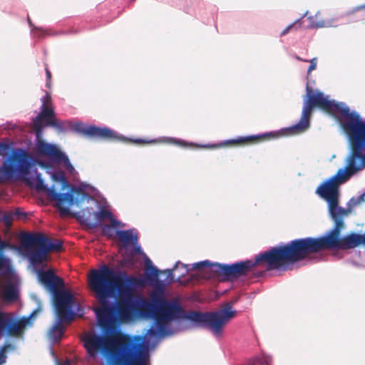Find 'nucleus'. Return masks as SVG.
<instances>
[{"label":"nucleus","instance_id":"f257e3e1","mask_svg":"<svg viewBox=\"0 0 365 365\" xmlns=\"http://www.w3.org/2000/svg\"><path fill=\"white\" fill-rule=\"evenodd\" d=\"M304 101L299 121L287 128L290 134L305 131L310 125L312 110L318 108L329 114L341 115L340 125L346 135L351 152L346 159L345 169H339L336 174L317 187L316 192L328 202L329 212L335 225L331 230L318 237H304L292 240L289 243L274 247L268 251L272 270L288 271L293 265L326 250H347L365 245V234L351 232L342 237L341 231L344 227V217L351 212L349 209L339 206V185L365 168V120L356 112H350L343 103L329 100L321 91L315 93L306 89Z\"/></svg>","mask_w":365,"mask_h":365},{"label":"nucleus","instance_id":"f03ea898","mask_svg":"<svg viewBox=\"0 0 365 365\" xmlns=\"http://www.w3.org/2000/svg\"><path fill=\"white\" fill-rule=\"evenodd\" d=\"M143 284L142 279L125 272L117 273L106 264L91 269L88 285L100 304L94 308L99 326L106 329L116 319L121 322L131 319L139 310L133 301L135 289Z\"/></svg>","mask_w":365,"mask_h":365},{"label":"nucleus","instance_id":"7ed1b4c3","mask_svg":"<svg viewBox=\"0 0 365 365\" xmlns=\"http://www.w3.org/2000/svg\"><path fill=\"white\" fill-rule=\"evenodd\" d=\"M235 301L226 303L215 312H201L190 311L185 312L178 299L169 301L163 297V289L152 294V302L144 306L146 316L155 321L156 329L151 327L149 333L155 335L163 334L173 320L186 319L196 322L202 328L210 330L215 336H221L225 326L234 317L237 312L232 309Z\"/></svg>","mask_w":365,"mask_h":365},{"label":"nucleus","instance_id":"20e7f679","mask_svg":"<svg viewBox=\"0 0 365 365\" xmlns=\"http://www.w3.org/2000/svg\"><path fill=\"white\" fill-rule=\"evenodd\" d=\"M83 346L90 357L103 354L110 365H147L141 352L142 344L130 335L119 334L112 337L95 332L81 336Z\"/></svg>","mask_w":365,"mask_h":365},{"label":"nucleus","instance_id":"39448f33","mask_svg":"<svg viewBox=\"0 0 365 365\" xmlns=\"http://www.w3.org/2000/svg\"><path fill=\"white\" fill-rule=\"evenodd\" d=\"M261 264L264 265L267 271L272 270L268 251L257 255L254 260L247 259L232 264L211 263L208 260H205L192 264L190 269L200 272L205 279H217L221 282H234L240 277L254 273L255 269Z\"/></svg>","mask_w":365,"mask_h":365},{"label":"nucleus","instance_id":"423d86ee","mask_svg":"<svg viewBox=\"0 0 365 365\" xmlns=\"http://www.w3.org/2000/svg\"><path fill=\"white\" fill-rule=\"evenodd\" d=\"M21 241L28 250L30 262L34 266H40L47 261L48 254L58 252L63 249L61 240L48 237L40 232L26 233L22 236Z\"/></svg>","mask_w":365,"mask_h":365},{"label":"nucleus","instance_id":"0eeeda50","mask_svg":"<svg viewBox=\"0 0 365 365\" xmlns=\"http://www.w3.org/2000/svg\"><path fill=\"white\" fill-rule=\"evenodd\" d=\"M31 153L22 148L12 150L11 155L0 167V182L27 176L32 166Z\"/></svg>","mask_w":365,"mask_h":365},{"label":"nucleus","instance_id":"6e6552de","mask_svg":"<svg viewBox=\"0 0 365 365\" xmlns=\"http://www.w3.org/2000/svg\"><path fill=\"white\" fill-rule=\"evenodd\" d=\"M35 187L38 191L46 192L48 197L53 201L56 202V207L59 210L61 215H70V209L67 207L63 206V204L67 202L69 205H72L73 203L78 204V201L76 200L73 197V193L77 195L82 194L83 199L85 197V194L82 192L80 188L73 187L71 189L72 192L59 193L58 192L54 187L48 188L44 184V180L41 177V174L37 173L35 177Z\"/></svg>","mask_w":365,"mask_h":365},{"label":"nucleus","instance_id":"1a4fd4ad","mask_svg":"<svg viewBox=\"0 0 365 365\" xmlns=\"http://www.w3.org/2000/svg\"><path fill=\"white\" fill-rule=\"evenodd\" d=\"M41 101L42 105L41 111L33 120L32 123V127L35 132V135L38 138L43 135V121H45L46 126L53 127L58 130L63 129V124L60 123L55 116L51 96L48 92H46V94L41 99Z\"/></svg>","mask_w":365,"mask_h":365},{"label":"nucleus","instance_id":"9d476101","mask_svg":"<svg viewBox=\"0 0 365 365\" xmlns=\"http://www.w3.org/2000/svg\"><path fill=\"white\" fill-rule=\"evenodd\" d=\"M53 306L58 319L71 322L75 317L73 309L77 305L71 292L64 288L53 294Z\"/></svg>","mask_w":365,"mask_h":365},{"label":"nucleus","instance_id":"9b49d317","mask_svg":"<svg viewBox=\"0 0 365 365\" xmlns=\"http://www.w3.org/2000/svg\"><path fill=\"white\" fill-rule=\"evenodd\" d=\"M31 324V316L17 318L0 310V336L23 337L26 326Z\"/></svg>","mask_w":365,"mask_h":365},{"label":"nucleus","instance_id":"f8f14e48","mask_svg":"<svg viewBox=\"0 0 365 365\" xmlns=\"http://www.w3.org/2000/svg\"><path fill=\"white\" fill-rule=\"evenodd\" d=\"M36 149L39 155L47 157L56 163L62 164L68 172L72 173L74 170L68 156L57 145L43 140L42 135L39 138L36 137Z\"/></svg>","mask_w":365,"mask_h":365},{"label":"nucleus","instance_id":"ddd939ff","mask_svg":"<svg viewBox=\"0 0 365 365\" xmlns=\"http://www.w3.org/2000/svg\"><path fill=\"white\" fill-rule=\"evenodd\" d=\"M76 130L81 133L85 136L93 139L103 140H122L128 141L124 137H119L116 133L108 128H99L96 125L85 126L83 124H78L75 128ZM135 143H144L145 140L138 139L131 140Z\"/></svg>","mask_w":365,"mask_h":365},{"label":"nucleus","instance_id":"4468645a","mask_svg":"<svg viewBox=\"0 0 365 365\" xmlns=\"http://www.w3.org/2000/svg\"><path fill=\"white\" fill-rule=\"evenodd\" d=\"M38 280L52 294L61 289L64 288V282L62 278L55 274L52 269L37 271Z\"/></svg>","mask_w":365,"mask_h":365},{"label":"nucleus","instance_id":"2eb2a0df","mask_svg":"<svg viewBox=\"0 0 365 365\" xmlns=\"http://www.w3.org/2000/svg\"><path fill=\"white\" fill-rule=\"evenodd\" d=\"M1 277L6 281L5 284L2 286L1 299L5 302H14L19 298L18 286L16 282L14 281V273L11 278L5 276Z\"/></svg>","mask_w":365,"mask_h":365},{"label":"nucleus","instance_id":"dca6fc26","mask_svg":"<svg viewBox=\"0 0 365 365\" xmlns=\"http://www.w3.org/2000/svg\"><path fill=\"white\" fill-rule=\"evenodd\" d=\"M279 135L276 133H266L260 135H249L246 137H240L237 139L226 141L225 144L229 145H247L255 144L259 142L277 138Z\"/></svg>","mask_w":365,"mask_h":365},{"label":"nucleus","instance_id":"f3484780","mask_svg":"<svg viewBox=\"0 0 365 365\" xmlns=\"http://www.w3.org/2000/svg\"><path fill=\"white\" fill-rule=\"evenodd\" d=\"M174 271H175L174 267L173 269H168L164 271H160L155 267L151 266L149 270L146 272V277L150 284H155L158 286L163 287L164 284L158 278L159 274L160 272L166 273L167 277L165 281L168 284H170L174 282Z\"/></svg>","mask_w":365,"mask_h":365},{"label":"nucleus","instance_id":"a211bd4d","mask_svg":"<svg viewBox=\"0 0 365 365\" xmlns=\"http://www.w3.org/2000/svg\"><path fill=\"white\" fill-rule=\"evenodd\" d=\"M9 246V242L0 240V274L11 278L14 274L11 261L4 254V250Z\"/></svg>","mask_w":365,"mask_h":365},{"label":"nucleus","instance_id":"6ab92c4d","mask_svg":"<svg viewBox=\"0 0 365 365\" xmlns=\"http://www.w3.org/2000/svg\"><path fill=\"white\" fill-rule=\"evenodd\" d=\"M365 4L359 5L344 14L348 23H357L365 21Z\"/></svg>","mask_w":365,"mask_h":365},{"label":"nucleus","instance_id":"aec40b11","mask_svg":"<svg viewBox=\"0 0 365 365\" xmlns=\"http://www.w3.org/2000/svg\"><path fill=\"white\" fill-rule=\"evenodd\" d=\"M112 212L105 208H101L98 212H94L96 221L91 222L86 220V224L90 228H96L102 225L101 222L106 219L109 220L112 217Z\"/></svg>","mask_w":365,"mask_h":365},{"label":"nucleus","instance_id":"412c9836","mask_svg":"<svg viewBox=\"0 0 365 365\" xmlns=\"http://www.w3.org/2000/svg\"><path fill=\"white\" fill-rule=\"evenodd\" d=\"M63 323L68 324L69 322H67V321H61L60 319L57 318L56 322L48 331V336L51 339L54 341H57L61 339V336L64 332V327L63 325Z\"/></svg>","mask_w":365,"mask_h":365},{"label":"nucleus","instance_id":"4be33fe9","mask_svg":"<svg viewBox=\"0 0 365 365\" xmlns=\"http://www.w3.org/2000/svg\"><path fill=\"white\" fill-rule=\"evenodd\" d=\"M118 238L125 246H128L130 244L136 245L138 243L137 235H133V231L130 230H118L116 232Z\"/></svg>","mask_w":365,"mask_h":365},{"label":"nucleus","instance_id":"5701e85b","mask_svg":"<svg viewBox=\"0 0 365 365\" xmlns=\"http://www.w3.org/2000/svg\"><path fill=\"white\" fill-rule=\"evenodd\" d=\"M190 265L185 264L180 262H177L174 266V269L176 272H178V281H180V279L188 274V272L191 270L189 267Z\"/></svg>","mask_w":365,"mask_h":365},{"label":"nucleus","instance_id":"b1692460","mask_svg":"<svg viewBox=\"0 0 365 365\" xmlns=\"http://www.w3.org/2000/svg\"><path fill=\"white\" fill-rule=\"evenodd\" d=\"M271 359L269 356H262L260 358H255L247 361L245 365H269Z\"/></svg>","mask_w":365,"mask_h":365},{"label":"nucleus","instance_id":"393cba45","mask_svg":"<svg viewBox=\"0 0 365 365\" xmlns=\"http://www.w3.org/2000/svg\"><path fill=\"white\" fill-rule=\"evenodd\" d=\"M52 178L54 181L59 182L62 185L63 188L68 186V182L63 171L53 173Z\"/></svg>","mask_w":365,"mask_h":365},{"label":"nucleus","instance_id":"a878e982","mask_svg":"<svg viewBox=\"0 0 365 365\" xmlns=\"http://www.w3.org/2000/svg\"><path fill=\"white\" fill-rule=\"evenodd\" d=\"M316 16H309L307 19L309 21V24L307 26V28H322L324 26V23L322 21H316Z\"/></svg>","mask_w":365,"mask_h":365},{"label":"nucleus","instance_id":"bb28decb","mask_svg":"<svg viewBox=\"0 0 365 365\" xmlns=\"http://www.w3.org/2000/svg\"><path fill=\"white\" fill-rule=\"evenodd\" d=\"M11 145L9 143L1 142L0 143V156H5L8 155L11 150Z\"/></svg>","mask_w":365,"mask_h":365},{"label":"nucleus","instance_id":"cd10ccee","mask_svg":"<svg viewBox=\"0 0 365 365\" xmlns=\"http://www.w3.org/2000/svg\"><path fill=\"white\" fill-rule=\"evenodd\" d=\"M301 20L295 21L294 23L291 24L290 25L287 26L282 32L280 36H284L287 34L292 29L297 28V26H301L302 25Z\"/></svg>","mask_w":365,"mask_h":365},{"label":"nucleus","instance_id":"c85d7f7f","mask_svg":"<svg viewBox=\"0 0 365 365\" xmlns=\"http://www.w3.org/2000/svg\"><path fill=\"white\" fill-rule=\"evenodd\" d=\"M2 220L6 227H10L12 225L14 217L10 211L4 214Z\"/></svg>","mask_w":365,"mask_h":365},{"label":"nucleus","instance_id":"c756f323","mask_svg":"<svg viewBox=\"0 0 365 365\" xmlns=\"http://www.w3.org/2000/svg\"><path fill=\"white\" fill-rule=\"evenodd\" d=\"M11 215H13L14 219L19 220L22 217H26L27 214L22 212L19 208H16L14 210H11Z\"/></svg>","mask_w":365,"mask_h":365},{"label":"nucleus","instance_id":"7c9ffc66","mask_svg":"<svg viewBox=\"0 0 365 365\" xmlns=\"http://www.w3.org/2000/svg\"><path fill=\"white\" fill-rule=\"evenodd\" d=\"M44 66H45V71H46V86L47 88H51V73L48 68V66L46 63H44Z\"/></svg>","mask_w":365,"mask_h":365},{"label":"nucleus","instance_id":"2f4dec72","mask_svg":"<svg viewBox=\"0 0 365 365\" xmlns=\"http://www.w3.org/2000/svg\"><path fill=\"white\" fill-rule=\"evenodd\" d=\"M365 201V193L359 195L356 199H354L352 197L350 200V202L352 204L353 206H356L358 204H360L361 202H363Z\"/></svg>","mask_w":365,"mask_h":365},{"label":"nucleus","instance_id":"473e14b6","mask_svg":"<svg viewBox=\"0 0 365 365\" xmlns=\"http://www.w3.org/2000/svg\"><path fill=\"white\" fill-rule=\"evenodd\" d=\"M101 227H102V233L103 235H106L107 237L112 236V235L110 234V231L112 230L111 226H109L108 225H102Z\"/></svg>","mask_w":365,"mask_h":365},{"label":"nucleus","instance_id":"72a5a7b5","mask_svg":"<svg viewBox=\"0 0 365 365\" xmlns=\"http://www.w3.org/2000/svg\"><path fill=\"white\" fill-rule=\"evenodd\" d=\"M310 65L307 71L308 75L310 74V73L316 69L317 68V58H314L312 60L309 61Z\"/></svg>","mask_w":365,"mask_h":365},{"label":"nucleus","instance_id":"f704fd0d","mask_svg":"<svg viewBox=\"0 0 365 365\" xmlns=\"http://www.w3.org/2000/svg\"><path fill=\"white\" fill-rule=\"evenodd\" d=\"M109 220L110 222V225L109 226H111V228L112 227H118L122 226V224H121L120 221L115 219L113 217V215H112L111 218L109 219Z\"/></svg>","mask_w":365,"mask_h":365},{"label":"nucleus","instance_id":"c9c22d12","mask_svg":"<svg viewBox=\"0 0 365 365\" xmlns=\"http://www.w3.org/2000/svg\"><path fill=\"white\" fill-rule=\"evenodd\" d=\"M1 349L4 351V352H7L9 350H14L15 349V346L10 343H6L4 344Z\"/></svg>","mask_w":365,"mask_h":365},{"label":"nucleus","instance_id":"e433bc0d","mask_svg":"<svg viewBox=\"0 0 365 365\" xmlns=\"http://www.w3.org/2000/svg\"><path fill=\"white\" fill-rule=\"evenodd\" d=\"M6 352H4V350L0 349V364H2L6 362Z\"/></svg>","mask_w":365,"mask_h":365},{"label":"nucleus","instance_id":"4c0bfd02","mask_svg":"<svg viewBox=\"0 0 365 365\" xmlns=\"http://www.w3.org/2000/svg\"><path fill=\"white\" fill-rule=\"evenodd\" d=\"M296 59H297L298 61H308L307 60H304L302 59L301 57L298 56H296Z\"/></svg>","mask_w":365,"mask_h":365},{"label":"nucleus","instance_id":"58836bf2","mask_svg":"<svg viewBox=\"0 0 365 365\" xmlns=\"http://www.w3.org/2000/svg\"><path fill=\"white\" fill-rule=\"evenodd\" d=\"M135 252H136L137 253H140V252H141L140 247H139V246H138V247H136L135 248Z\"/></svg>","mask_w":365,"mask_h":365},{"label":"nucleus","instance_id":"ea45409f","mask_svg":"<svg viewBox=\"0 0 365 365\" xmlns=\"http://www.w3.org/2000/svg\"><path fill=\"white\" fill-rule=\"evenodd\" d=\"M257 277H260L263 274L262 272H259L258 274H255Z\"/></svg>","mask_w":365,"mask_h":365},{"label":"nucleus","instance_id":"a19ab883","mask_svg":"<svg viewBox=\"0 0 365 365\" xmlns=\"http://www.w3.org/2000/svg\"><path fill=\"white\" fill-rule=\"evenodd\" d=\"M135 0H132V1H135Z\"/></svg>","mask_w":365,"mask_h":365}]
</instances>
